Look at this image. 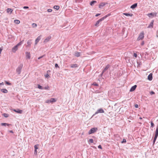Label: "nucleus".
Listing matches in <instances>:
<instances>
[{
	"instance_id": "nucleus-24",
	"label": "nucleus",
	"mask_w": 158,
	"mask_h": 158,
	"mask_svg": "<svg viewBox=\"0 0 158 158\" xmlns=\"http://www.w3.org/2000/svg\"><path fill=\"white\" fill-rule=\"evenodd\" d=\"M80 52H76L75 53L74 55L77 57H79L80 56Z\"/></svg>"
},
{
	"instance_id": "nucleus-30",
	"label": "nucleus",
	"mask_w": 158,
	"mask_h": 158,
	"mask_svg": "<svg viewBox=\"0 0 158 158\" xmlns=\"http://www.w3.org/2000/svg\"><path fill=\"white\" fill-rule=\"evenodd\" d=\"M23 40H22L21 41H20V42H19V43H18L16 45L18 47V46L21 45L23 43Z\"/></svg>"
},
{
	"instance_id": "nucleus-6",
	"label": "nucleus",
	"mask_w": 158,
	"mask_h": 158,
	"mask_svg": "<svg viewBox=\"0 0 158 158\" xmlns=\"http://www.w3.org/2000/svg\"><path fill=\"white\" fill-rule=\"evenodd\" d=\"M158 136V125L157 126L156 128V129L155 131V135L154 137V138L153 140H156L157 137Z\"/></svg>"
},
{
	"instance_id": "nucleus-8",
	"label": "nucleus",
	"mask_w": 158,
	"mask_h": 158,
	"mask_svg": "<svg viewBox=\"0 0 158 158\" xmlns=\"http://www.w3.org/2000/svg\"><path fill=\"white\" fill-rule=\"evenodd\" d=\"M41 38V35L38 36L35 40V45H36L39 41L40 40Z\"/></svg>"
},
{
	"instance_id": "nucleus-49",
	"label": "nucleus",
	"mask_w": 158,
	"mask_h": 158,
	"mask_svg": "<svg viewBox=\"0 0 158 158\" xmlns=\"http://www.w3.org/2000/svg\"><path fill=\"white\" fill-rule=\"evenodd\" d=\"M135 106L136 108H138L139 107V106L138 104H135Z\"/></svg>"
},
{
	"instance_id": "nucleus-57",
	"label": "nucleus",
	"mask_w": 158,
	"mask_h": 158,
	"mask_svg": "<svg viewBox=\"0 0 158 158\" xmlns=\"http://www.w3.org/2000/svg\"><path fill=\"white\" fill-rule=\"evenodd\" d=\"M9 132L11 133H13V131H12V130L9 131Z\"/></svg>"
},
{
	"instance_id": "nucleus-60",
	"label": "nucleus",
	"mask_w": 158,
	"mask_h": 158,
	"mask_svg": "<svg viewBox=\"0 0 158 158\" xmlns=\"http://www.w3.org/2000/svg\"><path fill=\"white\" fill-rule=\"evenodd\" d=\"M156 36L157 37H158V33H157V34H156Z\"/></svg>"
},
{
	"instance_id": "nucleus-2",
	"label": "nucleus",
	"mask_w": 158,
	"mask_h": 158,
	"mask_svg": "<svg viewBox=\"0 0 158 158\" xmlns=\"http://www.w3.org/2000/svg\"><path fill=\"white\" fill-rule=\"evenodd\" d=\"M23 66V64H20L16 69V71L18 74L19 75L20 74Z\"/></svg>"
},
{
	"instance_id": "nucleus-43",
	"label": "nucleus",
	"mask_w": 158,
	"mask_h": 158,
	"mask_svg": "<svg viewBox=\"0 0 158 158\" xmlns=\"http://www.w3.org/2000/svg\"><path fill=\"white\" fill-rule=\"evenodd\" d=\"M44 88L45 89H49V87L48 86H47L46 87H45Z\"/></svg>"
},
{
	"instance_id": "nucleus-25",
	"label": "nucleus",
	"mask_w": 158,
	"mask_h": 158,
	"mask_svg": "<svg viewBox=\"0 0 158 158\" xmlns=\"http://www.w3.org/2000/svg\"><path fill=\"white\" fill-rule=\"evenodd\" d=\"M97 3V1H92L91 2H90V5L91 6H92L93 5H94V3Z\"/></svg>"
},
{
	"instance_id": "nucleus-10",
	"label": "nucleus",
	"mask_w": 158,
	"mask_h": 158,
	"mask_svg": "<svg viewBox=\"0 0 158 158\" xmlns=\"http://www.w3.org/2000/svg\"><path fill=\"white\" fill-rule=\"evenodd\" d=\"M137 85H136L132 86L130 89V91L131 92L134 91Z\"/></svg>"
},
{
	"instance_id": "nucleus-36",
	"label": "nucleus",
	"mask_w": 158,
	"mask_h": 158,
	"mask_svg": "<svg viewBox=\"0 0 158 158\" xmlns=\"http://www.w3.org/2000/svg\"><path fill=\"white\" fill-rule=\"evenodd\" d=\"M5 83L6 84L8 85H11V83H10L8 81H6Z\"/></svg>"
},
{
	"instance_id": "nucleus-55",
	"label": "nucleus",
	"mask_w": 158,
	"mask_h": 158,
	"mask_svg": "<svg viewBox=\"0 0 158 158\" xmlns=\"http://www.w3.org/2000/svg\"><path fill=\"white\" fill-rule=\"evenodd\" d=\"M100 15V14H97L95 16L96 17H97V16H98L99 15Z\"/></svg>"
},
{
	"instance_id": "nucleus-62",
	"label": "nucleus",
	"mask_w": 158,
	"mask_h": 158,
	"mask_svg": "<svg viewBox=\"0 0 158 158\" xmlns=\"http://www.w3.org/2000/svg\"><path fill=\"white\" fill-rule=\"evenodd\" d=\"M157 33H158V31H157Z\"/></svg>"
},
{
	"instance_id": "nucleus-19",
	"label": "nucleus",
	"mask_w": 158,
	"mask_h": 158,
	"mask_svg": "<svg viewBox=\"0 0 158 158\" xmlns=\"http://www.w3.org/2000/svg\"><path fill=\"white\" fill-rule=\"evenodd\" d=\"M70 67L72 68H77L78 67V64H71L70 65Z\"/></svg>"
},
{
	"instance_id": "nucleus-45",
	"label": "nucleus",
	"mask_w": 158,
	"mask_h": 158,
	"mask_svg": "<svg viewBox=\"0 0 158 158\" xmlns=\"http://www.w3.org/2000/svg\"><path fill=\"white\" fill-rule=\"evenodd\" d=\"M45 77L46 78H48L49 77V75L48 74H46L45 75Z\"/></svg>"
},
{
	"instance_id": "nucleus-52",
	"label": "nucleus",
	"mask_w": 158,
	"mask_h": 158,
	"mask_svg": "<svg viewBox=\"0 0 158 158\" xmlns=\"http://www.w3.org/2000/svg\"><path fill=\"white\" fill-rule=\"evenodd\" d=\"M49 101H50V99L47 100L46 101V103H50V102H49Z\"/></svg>"
},
{
	"instance_id": "nucleus-16",
	"label": "nucleus",
	"mask_w": 158,
	"mask_h": 158,
	"mask_svg": "<svg viewBox=\"0 0 158 158\" xmlns=\"http://www.w3.org/2000/svg\"><path fill=\"white\" fill-rule=\"evenodd\" d=\"M137 3H135L131 6V8H132V9H135V8H136L137 6Z\"/></svg>"
},
{
	"instance_id": "nucleus-22",
	"label": "nucleus",
	"mask_w": 158,
	"mask_h": 158,
	"mask_svg": "<svg viewBox=\"0 0 158 158\" xmlns=\"http://www.w3.org/2000/svg\"><path fill=\"white\" fill-rule=\"evenodd\" d=\"M123 15H125L126 16H132L133 15L132 14H129V13H123Z\"/></svg>"
},
{
	"instance_id": "nucleus-3",
	"label": "nucleus",
	"mask_w": 158,
	"mask_h": 158,
	"mask_svg": "<svg viewBox=\"0 0 158 158\" xmlns=\"http://www.w3.org/2000/svg\"><path fill=\"white\" fill-rule=\"evenodd\" d=\"M104 113V110L102 108H99L97 110V111L95 112V114L93 115L92 117H93L95 114H97L98 113Z\"/></svg>"
},
{
	"instance_id": "nucleus-37",
	"label": "nucleus",
	"mask_w": 158,
	"mask_h": 158,
	"mask_svg": "<svg viewBox=\"0 0 158 158\" xmlns=\"http://www.w3.org/2000/svg\"><path fill=\"white\" fill-rule=\"evenodd\" d=\"M7 124V123H2L1 125L2 126H6Z\"/></svg>"
},
{
	"instance_id": "nucleus-27",
	"label": "nucleus",
	"mask_w": 158,
	"mask_h": 158,
	"mask_svg": "<svg viewBox=\"0 0 158 158\" xmlns=\"http://www.w3.org/2000/svg\"><path fill=\"white\" fill-rule=\"evenodd\" d=\"M53 8L56 10H58L60 8V6H54L53 7Z\"/></svg>"
},
{
	"instance_id": "nucleus-21",
	"label": "nucleus",
	"mask_w": 158,
	"mask_h": 158,
	"mask_svg": "<svg viewBox=\"0 0 158 158\" xmlns=\"http://www.w3.org/2000/svg\"><path fill=\"white\" fill-rule=\"evenodd\" d=\"M110 65L109 64H107L106 67L104 68L103 70V72H105L109 68Z\"/></svg>"
},
{
	"instance_id": "nucleus-61",
	"label": "nucleus",
	"mask_w": 158,
	"mask_h": 158,
	"mask_svg": "<svg viewBox=\"0 0 158 158\" xmlns=\"http://www.w3.org/2000/svg\"><path fill=\"white\" fill-rule=\"evenodd\" d=\"M139 119H142V118L141 117H140L139 118Z\"/></svg>"
},
{
	"instance_id": "nucleus-4",
	"label": "nucleus",
	"mask_w": 158,
	"mask_h": 158,
	"mask_svg": "<svg viewBox=\"0 0 158 158\" xmlns=\"http://www.w3.org/2000/svg\"><path fill=\"white\" fill-rule=\"evenodd\" d=\"M98 130L97 128H92L88 132L89 134L90 135L96 132Z\"/></svg>"
},
{
	"instance_id": "nucleus-39",
	"label": "nucleus",
	"mask_w": 158,
	"mask_h": 158,
	"mask_svg": "<svg viewBox=\"0 0 158 158\" xmlns=\"http://www.w3.org/2000/svg\"><path fill=\"white\" fill-rule=\"evenodd\" d=\"M34 154L35 155H36L37 154V152L36 149H35Z\"/></svg>"
},
{
	"instance_id": "nucleus-28",
	"label": "nucleus",
	"mask_w": 158,
	"mask_h": 158,
	"mask_svg": "<svg viewBox=\"0 0 158 158\" xmlns=\"http://www.w3.org/2000/svg\"><path fill=\"white\" fill-rule=\"evenodd\" d=\"M14 23L16 24H18L20 23V21L18 20H15L14 21Z\"/></svg>"
},
{
	"instance_id": "nucleus-23",
	"label": "nucleus",
	"mask_w": 158,
	"mask_h": 158,
	"mask_svg": "<svg viewBox=\"0 0 158 158\" xmlns=\"http://www.w3.org/2000/svg\"><path fill=\"white\" fill-rule=\"evenodd\" d=\"M148 16L149 17L152 18L154 16V14L152 13H150L148 14Z\"/></svg>"
},
{
	"instance_id": "nucleus-51",
	"label": "nucleus",
	"mask_w": 158,
	"mask_h": 158,
	"mask_svg": "<svg viewBox=\"0 0 158 158\" xmlns=\"http://www.w3.org/2000/svg\"><path fill=\"white\" fill-rule=\"evenodd\" d=\"M134 56H135V57H137V54L135 53H134Z\"/></svg>"
},
{
	"instance_id": "nucleus-40",
	"label": "nucleus",
	"mask_w": 158,
	"mask_h": 158,
	"mask_svg": "<svg viewBox=\"0 0 158 158\" xmlns=\"http://www.w3.org/2000/svg\"><path fill=\"white\" fill-rule=\"evenodd\" d=\"M89 141L90 143H93V139H90Z\"/></svg>"
},
{
	"instance_id": "nucleus-31",
	"label": "nucleus",
	"mask_w": 158,
	"mask_h": 158,
	"mask_svg": "<svg viewBox=\"0 0 158 158\" xmlns=\"http://www.w3.org/2000/svg\"><path fill=\"white\" fill-rule=\"evenodd\" d=\"M3 115L4 117L6 118L7 117L9 116V114L6 113H4L3 114Z\"/></svg>"
},
{
	"instance_id": "nucleus-7",
	"label": "nucleus",
	"mask_w": 158,
	"mask_h": 158,
	"mask_svg": "<svg viewBox=\"0 0 158 158\" xmlns=\"http://www.w3.org/2000/svg\"><path fill=\"white\" fill-rule=\"evenodd\" d=\"M13 110L15 112L19 114H21L23 112V110H20L19 109H13Z\"/></svg>"
},
{
	"instance_id": "nucleus-47",
	"label": "nucleus",
	"mask_w": 158,
	"mask_h": 158,
	"mask_svg": "<svg viewBox=\"0 0 158 158\" xmlns=\"http://www.w3.org/2000/svg\"><path fill=\"white\" fill-rule=\"evenodd\" d=\"M44 56V55H43V56H40V57H39L38 58V59H40L41 58H43Z\"/></svg>"
},
{
	"instance_id": "nucleus-54",
	"label": "nucleus",
	"mask_w": 158,
	"mask_h": 158,
	"mask_svg": "<svg viewBox=\"0 0 158 158\" xmlns=\"http://www.w3.org/2000/svg\"><path fill=\"white\" fill-rule=\"evenodd\" d=\"M4 85V83L3 82L0 83V85Z\"/></svg>"
},
{
	"instance_id": "nucleus-12",
	"label": "nucleus",
	"mask_w": 158,
	"mask_h": 158,
	"mask_svg": "<svg viewBox=\"0 0 158 158\" xmlns=\"http://www.w3.org/2000/svg\"><path fill=\"white\" fill-rule=\"evenodd\" d=\"M148 79L149 81H151L152 79V73H150L148 76Z\"/></svg>"
},
{
	"instance_id": "nucleus-56",
	"label": "nucleus",
	"mask_w": 158,
	"mask_h": 158,
	"mask_svg": "<svg viewBox=\"0 0 158 158\" xmlns=\"http://www.w3.org/2000/svg\"><path fill=\"white\" fill-rule=\"evenodd\" d=\"M12 125L10 124H8V123H7V124L6 125L7 126H8V127H9L10 126H11Z\"/></svg>"
},
{
	"instance_id": "nucleus-14",
	"label": "nucleus",
	"mask_w": 158,
	"mask_h": 158,
	"mask_svg": "<svg viewBox=\"0 0 158 158\" xmlns=\"http://www.w3.org/2000/svg\"><path fill=\"white\" fill-rule=\"evenodd\" d=\"M26 57L28 59H30L31 58L30 53L29 52H26Z\"/></svg>"
},
{
	"instance_id": "nucleus-17",
	"label": "nucleus",
	"mask_w": 158,
	"mask_h": 158,
	"mask_svg": "<svg viewBox=\"0 0 158 158\" xmlns=\"http://www.w3.org/2000/svg\"><path fill=\"white\" fill-rule=\"evenodd\" d=\"M2 92L4 93H7L8 92V91L6 89H1Z\"/></svg>"
},
{
	"instance_id": "nucleus-34",
	"label": "nucleus",
	"mask_w": 158,
	"mask_h": 158,
	"mask_svg": "<svg viewBox=\"0 0 158 158\" xmlns=\"http://www.w3.org/2000/svg\"><path fill=\"white\" fill-rule=\"evenodd\" d=\"M151 127H153L154 126V124L153 123L152 121L151 122Z\"/></svg>"
},
{
	"instance_id": "nucleus-26",
	"label": "nucleus",
	"mask_w": 158,
	"mask_h": 158,
	"mask_svg": "<svg viewBox=\"0 0 158 158\" xmlns=\"http://www.w3.org/2000/svg\"><path fill=\"white\" fill-rule=\"evenodd\" d=\"M6 11L7 13H9L10 12V13H11L12 11H13V10L12 9L10 8H8L7 9Z\"/></svg>"
},
{
	"instance_id": "nucleus-58",
	"label": "nucleus",
	"mask_w": 158,
	"mask_h": 158,
	"mask_svg": "<svg viewBox=\"0 0 158 158\" xmlns=\"http://www.w3.org/2000/svg\"><path fill=\"white\" fill-rule=\"evenodd\" d=\"M156 140H153V144H154Z\"/></svg>"
},
{
	"instance_id": "nucleus-41",
	"label": "nucleus",
	"mask_w": 158,
	"mask_h": 158,
	"mask_svg": "<svg viewBox=\"0 0 158 158\" xmlns=\"http://www.w3.org/2000/svg\"><path fill=\"white\" fill-rule=\"evenodd\" d=\"M93 85H94V86H98V84H97L96 82H94L93 83Z\"/></svg>"
},
{
	"instance_id": "nucleus-33",
	"label": "nucleus",
	"mask_w": 158,
	"mask_h": 158,
	"mask_svg": "<svg viewBox=\"0 0 158 158\" xmlns=\"http://www.w3.org/2000/svg\"><path fill=\"white\" fill-rule=\"evenodd\" d=\"M126 142V140L125 139H123V140L121 142V143H124Z\"/></svg>"
},
{
	"instance_id": "nucleus-9",
	"label": "nucleus",
	"mask_w": 158,
	"mask_h": 158,
	"mask_svg": "<svg viewBox=\"0 0 158 158\" xmlns=\"http://www.w3.org/2000/svg\"><path fill=\"white\" fill-rule=\"evenodd\" d=\"M154 20H152L151 22L150 23V24L148 27V28H152L153 27V24H154Z\"/></svg>"
},
{
	"instance_id": "nucleus-1",
	"label": "nucleus",
	"mask_w": 158,
	"mask_h": 158,
	"mask_svg": "<svg viewBox=\"0 0 158 158\" xmlns=\"http://www.w3.org/2000/svg\"><path fill=\"white\" fill-rule=\"evenodd\" d=\"M111 15V14L109 13L107 15H105L102 18L98 20L96 23L95 24V26L97 27H98L99 26V23L101 22L103 20L105 19H106L107 17L110 16Z\"/></svg>"
},
{
	"instance_id": "nucleus-11",
	"label": "nucleus",
	"mask_w": 158,
	"mask_h": 158,
	"mask_svg": "<svg viewBox=\"0 0 158 158\" xmlns=\"http://www.w3.org/2000/svg\"><path fill=\"white\" fill-rule=\"evenodd\" d=\"M18 48V47L17 45H16L12 48V51L14 52H15L17 50Z\"/></svg>"
},
{
	"instance_id": "nucleus-48",
	"label": "nucleus",
	"mask_w": 158,
	"mask_h": 158,
	"mask_svg": "<svg viewBox=\"0 0 158 158\" xmlns=\"http://www.w3.org/2000/svg\"><path fill=\"white\" fill-rule=\"evenodd\" d=\"M29 8V7L27 6H24L23 7V8L24 9H28Z\"/></svg>"
},
{
	"instance_id": "nucleus-38",
	"label": "nucleus",
	"mask_w": 158,
	"mask_h": 158,
	"mask_svg": "<svg viewBox=\"0 0 158 158\" xmlns=\"http://www.w3.org/2000/svg\"><path fill=\"white\" fill-rule=\"evenodd\" d=\"M76 2H81L83 0H75Z\"/></svg>"
},
{
	"instance_id": "nucleus-18",
	"label": "nucleus",
	"mask_w": 158,
	"mask_h": 158,
	"mask_svg": "<svg viewBox=\"0 0 158 158\" xmlns=\"http://www.w3.org/2000/svg\"><path fill=\"white\" fill-rule=\"evenodd\" d=\"M31 40H28L27 42V46L29 47L31 46V45L32 43V42H31Z\"/></svg>"
},
{
	"instance_id": "nucleus-42",
	"label": "nucleus",
	"mask_w": 158,
	"mask_h": 158,
	"mask_svg": "<svg viewBox=\"0 0 158 158\" xmlns=\"http://www.w3.org/2000/svg\"><path fill=\"white\" fill-rule=\"evenodd\" d=\"M47 11L48 12H51L52 11V10L51 9H48Z\"/></svg>"
},
{
	"instance_id": "nucleus-5",
	"label": "nucleus",
	"mask_w": 158,
	"mask_h": 158,
	"mask_svg": "<svg viewBox=\"0 0 158 158\" xmlns=\"http://www.w3.org/2000/svg\"><path fill=\"white\" fill-rule=\"evenodd\" d=\"M144 37V33L143 32H141L137 38L138 40H142L143 39Z\"/></svg>"
},
{
	"instance_id": "nucleus-32",
	"label": "nucleus",
	"mask_w": 158,
	"mask_h": 158,
	"mask_svg": "<svg viewBox=\"0 0 158 158\" xmlns=\"http://www.w3.org/2000/svg\"><path fill=\"white\" fill-rule=\"evenodd\" d=\"M32 26L33 27H37V24L35 23L32 24Z\"/></svg>"
},
{
	"instance_id": "nucleus-59",
	"label": "nucleus",
	"mask_w": 158,
	"mask_h": 158,
	"mask_svg": "<svg viewBox=\"0 0 158 158\" xmlns=\"http://www.w3.org/2000/svg\"><path fill=\"white\" fill-rule=\"evenodd\" d=\"M104 73V72H103V71L102 72V73L100 75L101 76H102L103 74Z\"/></svg>"
},
{
	"instance_id": "nucleus-46",
	"label": "nucleus",
	"mask_w": 158,
	"mask_h": 158,
	"mask_svg": "<svg viewBox=\"0 0 158 158\" xmlns=\"http://www.w3.org/2000/svg\"><path fill=\"white\" fill-rule=\"evenodd\" d=\"M55 67L56 68H57V67H59V66H58V64L56 63L55 64Z\"/></svg>"
},
{
	"instance_id": "nucleus-13",
	"label": "nucleus",
	"mask_w": 158,
	"mask_h": 158,
	"mask_svg": "<svg viewBox=\"0 0 158 158\" xmlns=\"http://www.w3.org/2000/svg\"><path fill=\"white\" fill-rule=\"evenodd\" d=\"M107 3L105 2H101L99 5L98 7L99 8H101L102 7L104 6Z\"/></svg>"
},
{
	"instance_id": "nucleus-15",
	"label": "nucleus",
	"mask_w": 158,
	"mask_h": 158,
	"mask_svg": "<svg viewBox=\"0 0 158 158\" xmlns=\"http://www.w3.org/2000/svg\"><path fill=\"white\" fill-rule=\"evenodd\" d=\"M51 37L50 36H48V37H47L46 39H45L44 40V43H47V42H48L51 39Z\"/></svg>"
},
{
	"instance_id": "nucleus-53",
	"label": "nucleus",
	"mask_w": 158,
	"mask_h": 158,
	"mask_svg": "<svg viewBox=\"0 0 158 158\" xmlns=\"http://www.w3.org/2000/svg\"><path fill=\"white\" fill-rule=\"evenodd\" d=\"M144 44V41H143L141 43V45H143Z\"/></svg>"
},
{
	"instance_id": "nucleus-20",
	"label": "nucleus",
	"mask_w": 158,
	"mask_h": 158,
	"mask_svg": "<svg viewBox=\"0 0 158 158\" xmlns=\"http://www.w3.org/2000/svg\"><path fill=\"white\" fill-rule=\"evenodd\" d=\"M56 101V100L54 98H51L50 99V103H53L54 102H55Z\"/></svg>"
},
{
	"instance_id": "nucleus-50",
	"label": "nucleus",
	"mask_w": 158,
	"mask_h": 158,
	"mask_svg": "<svg viewBox=\"0 0 158 158\" xmlns=\"http://www.w3.org/2000/svg\"><path fill=\"white\" fill-rule=\"evenodd\" d=\"M98 148H100V149H102V146H101L100 145H99L98 146Z\"/></svg>"
},
{
	"instance_id": "nucleus-44",
	"label": "nucleus",
	"mask_w": 158,
	"mask_h": 158,
	"mask_svg": "<svg viewBox=\"0 0 158 158\" xmlns=\"http://www.w3.org/2000/svg\"><path fill=\"white\" fill-rule=\"evenodd\" d=\"M155 94V92H153V91H151V92H150V94L151 95L154 94Z\"/></svg>"
},
{
	"instance_id": "nucleus-29",
	"label": "nucleus",
	"mask_w": 158,
	"mask_h": 158,
	"mask_svg": "<svg viewBox=\"0 0 158 158\" xmlns=\"http://www.w3.org/2000/svg\"><path fill=\"white\" fill-rule=\"evenodd\" d=\"M38 88L39 89H44V88L43 87H42V86L39 85H38Z\"/></svg>"
},
{
	"instance_id": "nucleus-35",
	"label": "nucleus",
	"mask_w": 158,
	"mask_h": 158,
	"mask_svg": "<svg viewBox=\"0 0 158 158\" xmlns=\"http://www.w3.org/2000/svg\"><path fill=\"white\" fill-rule=\"evenodd\" d=\"M39 146L38 144L35 145L34 146L35 149L37 150L38 149V146Z\"/></svg>"
}]
</instances>
